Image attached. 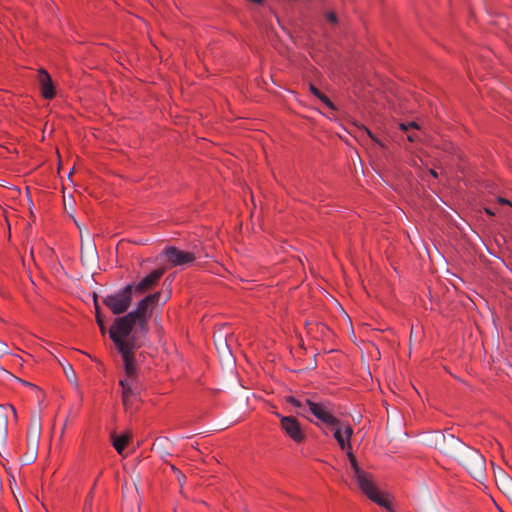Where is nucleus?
I'll return each mask as SVG.
<instances>
[{"instance_id":"nucleus-1","label":"nucleus","mask_w":512,"mask_h":512,"mask_svg":"<svg viewBox=\"0 0 512 512\" xmlns=\"http://www.w3.org/2000/svg\"><path fill=\"white\" fill-rule=\"evenodd\" d=\"M161 297L160 292L149 294L139 301L135 310L124 316L117 317L109 330V336L112 341L129 342L132 338L138 339L133 333L134 327H139L140 333L145 336L148 331V318L152 314L154 307L157 305Z\"/></svg>"},{"instance_id":"nucleus-2","label":"nucleus","mask_w":512,"mask_h":512,"mask_svg":"<svg viewBox=\"0 0 512 512\" xmlns=\"http://www.w3.org/2000/svg\"><path fill=\"white\" fill-rule=\"evenodd\" d=\"M436 447L444 454L455 458L477 481L485 476V459L480 452L452 434H440L435 439Z\"/></svg>"},{"instance_id":"nucleus-3","label":"nucleus","mask_w":512,"mask_h":512,"mask_svg":"<svg viewBox=\"0 0 512 512\" xmlns=\"http://www.w3.org/2000/svg\"><path fill=\"white\" fill-rule=\"evenodd\" d=\"M347 456L349 458L351 468L353 470V477L355 478L358 487L361 491L373 502L379 506L387 509L388 512H394L390 506V501L387 495L380 493L373 482L372 475L358 465L357 459L352 453L351 449H348Z\"/></svg>"},{"instance_id":"nucleus-4","label":"nucleus","mask_w":512,"mask_h":512,"mask_svg":"<svg viewBox=\"0 0 512 512\" xmlns=\"http://www.w3.org/2000/svg\"><path fill=\"white\" fill-rule=\"evenodd\" d=\"M113 343L124 363L125 375L119 380V385L125 384V386L141 388L135 358V351L141 347V341L132 338L129 342H119L115 339Z\"/></svg>"},{"instance_id":"nucleus-5","label":"nucleus","mask_w":512,"mask_h":512,"mask_svg":"<svg viewBox=\"0 0 512 512\" xmlns=\"http://www.w3.org/2000/svg\"><path fill=\"white\" fill-rule=\"evenodd\" d=\"M133 294L131 286L126 285L117 292L106 295L103 303L113 314L120 315L127 312L131 306Z\"/></svg>"},{"instance_id":"nucleus-6","label":"nucleus","mask_w":512,"mask_h":512,"mask_svg":"<svg viewBox=\"0 0 512 512\" xmlns=\"http://www.w3.org/2000/svg\"><path fill=\"white\" fill-rule=\"evenodd\" d=\"M161 255L166 257L171 267H187L197 259L194 252L180 250L174 246L164 248Z\"/></svg>"},{"instance_id":"nucleus-7","label":"nucleus","mask_w":512,"mask_h":512,"mask_svg":"<svg viewBox=\"0 0 512 512\" xmlns=\"http://www.w3.org/2000/svg\"><path fill=\"white\" fill-rule=\"evenodd\" d=\"M305 403L309 407V411L323 423L329 426H336L339 424V419L333 416L327 403H318L311 399H306Z\"/></svg>"},{"instance_id":"nucleus-8","label":"nucleus","mask_w":512,"mask_h":512,"mask_svg":"<svg viewBox=\"0 0 512 512\" xmlns=\"http://www.w3.org/2000/svg\"><path fill=\"white\" fill-rule=\"evenodd\" d=\"M81 234V261L85 266L92 267L98 261V252L94 241L90 234L86 233V238L82 233L81 227L78 225Z\"/></svg>"},{"instance_id":"nucleus-9","label":"nucleus","mask_w":512,"mask_h":512,"mask_svg":"<svg viewBox=\"0 0 512 512\" xmlns=\"http://www.w3.org/2000/svg\"><path fill=\"white\" fill-rule=\"evenodd\" d=\"M163 274L164 269H156L142 278L139 282L129 284L132 288V292L135 295H142L152 290L157 285Z\"/></svg>"},{"instance_id":"nucleus-10","label":"nucleus","mask_w":512,"mask_h":512,"mask_svg":"<svg viewBox=\"0 0 512 512\" xmlns=\"http://www.w3.org/2000/svg\"><path fill=\"white\" fill-rule=\"evenodd\" d=\"M281 428L293 441L300 443L305 439V434L299 421L293 416H279Z\"/></svg>"},{"instance_id":"nucleus-11","label":"nucleus","mask_w":512,"mask_h":512,"mask_svg":"<svg viewBox=\"0 0 512 512\" xmlns=\"http://www.w3.org/2000/svg\"><path fill=\"white\" fill-rule=\"evenodd\" d=\"M38 83L41 94L45 99H52L55 96V90L50 75L44 69L38 71Z\"/></svg>"},{"instance_id":"nucleus-12","label":"nucleus","mask_w":512,"mask_h":512,"mask_svg":"<svg viewBox=\"0 0 512 512\" xmlns=\"http://www.w3.org/2000/svg\"><path fill=\"white\" fill-rule=\"evenodd\" d=\"M39 442V427L35 428V439H32V435L27 436L28 452L21 457V461L24 465L33 463L37 457V449Z\"/></svg>"},{"instance_id":"nucleus-13","label":"nucleus","mask_w":512,"mask_h":512,"mask_svg":"<svg viewBox=\"0 0 512 512\" xmlns=\"http://www.w3.org/2000/svg\"><path fill=\"white\" fill-rule=\"evenodd\" d=\"M122 388V403L125 409L131 410L133 406V400L140 394L142 388L120 385Z\"/></svg>"},{"instance_id":"nucleus-14","label":"nucleus","mask_w":512,"mask_h":512,"mask_svg":"<svg viewBox=\"0 0 512 512\" xmlns=\"http://www.w3.org/2000/svg\"><path fill=\"white\" fill-rule=\"evenodd\" d=\"M418 512H440L430 494L423 495L418 503Z\"/></svg>"},{"instance_id":"nucleus-15","label":"nucleus","mask_w":512,"mask_h":512,"mask_svg":"<svg viewBox=\"0 0 512 512\" xmlns=\"http://www.w3.org/2000/svg\"><path fill=\"white\" fill-rule=\"evenodd\" d=\"M111 440L115 450L122 455L123 451L130 440V434H124L121 436L116 435L115 432L111 433Z\"/></svg>"},{"instance_id":"nucleus-16","label":"nucleus","mask_w":512,"mask_h":512,"mask_svg":"<svg viewBox=\"0 0 512 512\" xmlns=\"http://www.w3.org/2000/svg\"><path fill=\"white\" fill-rule=\"evenodd\" d=\"M335 428L334 430V437L335 439L337 440L340 448L342 450H347L348 451V446H347V441H346V438L344 437V435L342 434V428H343V425L341 424V422L339 421V424L336 425V426H333Z\"/></svg>"},{"instance_id":"nucleus-17","label":"nucleus","mask_w":512,"mask_h":512,"mask_svg":"<svg viewBox=\"0 0 512 512\" xmlns=\"http://www.w3.org/2000/svg\"><path fill=\"white\" fill-rule=\"evenodd\" d=\"M498 485H499V488L502 490V492L507 497L512 495V478L511 477H509L507 475H503L500 478Z\"/></svg>"},{"instance_id":"nucleus-18","label":"nucleus","mask_w":512,"mask_h":512,"mask_svg":"<svg viewBox=\"0 0 512 512\" xmlns=\"http://www.w3.org/2000/svg\"><path fill=\"white\" fill-rule=\"evenodd\" d=\"M310 91L327 107H329L332 110L336 109L335 105L330 101V99L325 94H323L319 89H317L313 84H310Z\"/></svg>"},{"instance_id":"nucleus-19","label":"nucleus","mask_w":512,"mask_h":512,"mask_svg":"<svg viewBox=\"0 0 512 512\" xmlns=\"http://www.w3.org/2000/svg\"><path fill=\"white\" fill-rule=\"evenodd\" d=\"M5 411H6V408L4 406L0 405V416H2L4 418V426L0 427V443L2 445H4L6 438H7L8 418H7Z\"/></svg>"},{"instance_id":"nucleus-20","label":"nucleus","mask_w":512,"mask_h":512,"mask_svg":"<svg viewBox=\"0 0 512 512\" xmlns=\"http://www.w3.org/2000/svg\"><path fill=\"white\" fill-rule=\"evenodd\" d=\"M63 370H64V373H65L67 379L70 382H72V383L76 382V379H77L76 378V373H75L72 365H70V364L63 365Z\"/></svg>"},{"instance_id":"nucleus-21","label":"nucleus","mask_w":512,"mask_h":512,"mask_svg":"<svg viewBox=\"0 0 512 512\" xmlns=\"http://www.w3.org/2000/svg\"><path fill=\"white\" fill-rule=\"evenodd\" d=\"M342 434L346 438L348 449H351V437L353 435V429L350 425L343 426Z\"/></svg>"},{"instance_id":"nucleus-22","label":"nucleus","mask_w":512,"mask_h":512,"mask_svg":"<svg viewBox=\"0 0 512 512\" xmlns=\"http://www.w3.org/2000/svg\"><path fill=\"white\" fill-rule=\"evenodd\" d=\"M94 302H95V310H96V320H97V324L99 325L101 332L104 334V333H105L104 321H103V319H102V317H101V315H100L99 305H98V303H97L96 298L94 299Z\"/></svg>"},{"instance_id":"nucleus-23","label":"nucleus","mask_w":512,"mask_h":512,"mask_svg":"<svg viewBox=\"0 0 512 512\" xmlns=\"http://www.w3.org/2000/svg\"><path fill=\"white\" fill-rule=\"evenodd\" d=\"M360 132L365 134V135H367L369 138H371L379 146L384 147V144L378 138H376L368 128L362 126Z\"/></svg>"},{"instance_id":"nucleus-24","label":"nucleus","mask_w":512,"mask_h":512,"mask_svg":"<svg viewBox=\"0 0 512 512\" xmlns=\"http://www.w3.org/2000/svg\"><path fill=\"white\" fill-rule=\"evenodd\" d=\"M286 401L290 404H292L293 406L297 407V408H300L302 409L303 408V404L300 400L296 399L295 397L293 396H287L286 397Z\"/></svg>"},{"instance_id":"nucleus-25","label":"nucleus","mask_w":512,"mask_h":512,"mask_svg":"<svg viewBox=\"0 0 512 512\" xmlns=\"http://www.w3.org/2000/svg\"><path fill=\"white\" fill-rule=\"evenodd\" d=\"M325 17H326L327 21L332 25H336L338 23L337 15L332 11L327 12Z\"/></svg>"},{"instance_id":"nucleus-26","label":"nucleus","mask_w":512,"mask_h":512,"mask_svg":"<svg viewBox=\"0 0 512 512\" xmlns=\"http://www.w3.org/2000/svg\"><path fill=\"white\" fill-rule=\"evenodd\" d=\"M0 353H8V345L5 342L0 341Z\"/></svg>"},{"instance_id":"nucleus-27","label":"nucleus","mask_w":512,"mask_h":512,"mask_svg":"<svg viewBox=\"0 0 512 512\" xmlns=\"http://www.w3.org/2000/svg\"><path fill=\"white\" fill-rule=\"evenodd\" d=\"M37 426L40 428V424L37 423V424H34L33 426H31V428H30V430L28 432V436L31 434L32 435V439H35V428Z\"/></svg>"},{"instance_id":"nucleus-28","label":"nucleus","mask_w":512,"mask_h":512,"mask_svg":"<svg viewBox=\"0 0 512 512\" xmlns=\"http://www.w3.org/2000/svg\"><path fill=\"white\" fill-rule=\"evenodd\" d=\"M407 139L410 141V142H414L418 139V136L416 133H408L407 135Z\"/></svg>"},{"instance_id":"nucleus-29","label":"nucleus","mask_w":512,"mask_h":512,"mask_svg":"<svg viewBox=\"0 0 512 512\" xmlns=\"http://www.w3.org/2000/svg\"><path fill=\"white\" fill-rule=\"evenodd\" d=\"M85 506H86V509L87 508L91 509V506H92V495L91 494L88 496Z\"/></svg>"},{"instance_id":"nucleus-30","label":"nucleus","mask_w":512,"mask_h":512,"mask_svg":"<svg viewBox=\"0 0 512 512\" xmlns=\"http://www.w3.org/2000/svg\"><path fill=\"white\" fill-rule=\"evenodd\" d=\"M408 126H409V129H410V128H413V129H419V125H418V123H417V122H415V121L409 122V123H408Z\"/></svg>"},{"instance_id":"nucleus-31","label":"nucleus","mask_w":512,"mask_h":512,"mask_svg":"<svg viewBox=\"0 0 512 512\" xmlns=\"http://www.w3.org/2000/svg\"><path fill=\"white\" fill-rule=\"evenodd\" d=\"M400 129L407 132L409 130V126H408V123L405 124V123H401L400 124Z\"/></svg>"},{"instance_id":"nucleus-32","label":"nucleus","mask_w":512,"mask_h":512,"mask_svg":"<svg viewBox=\"0 0 512 512\" xmlns=\"http://www.w3.org/2000/svg\"><path fill=\"white\" fill-rule=\"evenodd\" d=\"M498 201H499L500 203H502V204H509V205H511L510 201H508V200H507V199H505V198H499V200H498Z\"/></svg>"},{"instance_id":"nucleus-33","label":"nucleus","mask_w":512,"mask_h":512,"mask_svg":"<svg viewBox=\"0 0 512 512\" xmlns=\"http://www.w3.org/2000/svg\"><path fill=\"white\" fill-rule=\"evenodd\" d=\"M429 173L435 178L438 176L437 172L434 169H430Z\"/></svg>"},{"instance_id":"nucleus-34","label":"nucleus","mask_w":512,"mask_h":512,"mask_svg":"<svg viewBox=\"0 0 512 512\" xmlns=\"http://www.w3.org/2000/svg\"><path fill=\"white\" fill-rule=\"evenodd\" d=\"M485 211H486L489 215H494V213H493L490 209H488V208H486V209H485Z\"/></svg>"},{"instance_id":"nucleus-35","label":"nucleus","mask_w":512,"mask_h":512,"mask_svg":"<svg viewBox=\"0 0 512 512\" xmlns=\"http://www.w3.org/2000/svg\"><path fill=\"white\" fill-rule=\"evenodd\" d=\"M10 410L12 411V413L14 414V416H16V411H15V409H14V407H13V406H10Z\"/></svg>"},{"instance_id":"nucleus-36","label":"nucleus","mask_w":512,"mask_h":512,"mask_svg":"<svg viewBox=\"0 0 512 512\" xmlns=\"http://www.w3.org/2000/svg\"><path fill=\"white\" fill-rule=\"evenodd\" d=\"M0 420H1V425L0 427H3L4 426V418L2 416H0Z\"/></svg>"},{"instance_id":"nucleus-37","label":"nucleus","mask_w":512,"mask_h":512,"mask_svg":"<svg viewBox=\"0 0 512 512\" xmlns=\"http://www.w3.org/2000/svg\"><path fill=\"white\" fill-rule=\"evenodd\" d=\"M220 344H221V345H223V349H226V348H227V344H226V342H221Z\"/></svg>"}]
</instances>
